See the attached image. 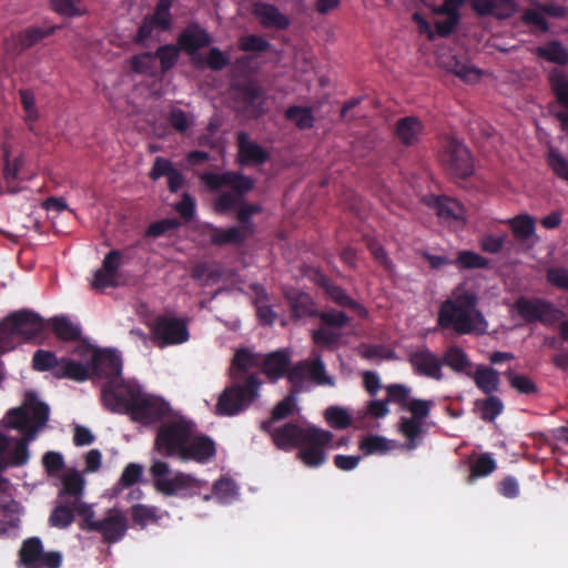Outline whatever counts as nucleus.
Segmentation results:
<instances>
[{
  "instance_id": "f257e3e1",
  "label": "nucleus",
  "mask_w": 568,
  "mask_h": 568,
  "mask_svg": "<svg viewBox=\"0 0 568 568\" xmlns=\"http://www.w3.org/2000/svg\"><path fill=\"white\" fill-rule=\"evenodd\" d=\"M260 355L248 348H240L232 359L231 377L234 381L219 396L215 413L220 416H234L255 402L260 395L262 382L255 374L242 376L251 368L258 367Z\"/></svg>"
},
{
  "instance_id": "f03ea898",
  "label": "nucleus",
  "mask_w": 568,
  "mask_h": 568,
  "mask_svg": "<svg viewBox=\"0 0 568 568\" xmlns=\"http://www.w3.org/2000/svg\"><path fill=\"white\" fill-rule=\"evenodd\" d=\"M478 297L470 291L454 294L444 301L438 310L437 324L444 329H453L458 335L484 332L478 325L485 323L483 314L477 310Z\"/></svg>"
},
{
  "instance_id": "7ed1b4c3",
  "label": "nucleus",
  "mask_w": 568,
  "mask_h": 568,
  "mask_svg": "<svg viewBox=\"0 0 568 568\" xmlns=\"http://www.w3.org/2000/svg\"><path fill=\"white\" fill-rule=\"evenodd\" d=\"M388 399L399 406L400 410L412 414L410 417H400L398 427L407 440V448L415 449L419 445V437L423 434V422L428 417L434 405L433 400L409 398L410 388L403 384H390L386 386Z\"/></svg>"
},
{
  "instance_id": "20e7f679",
  "label": "nucleus",
  "mask_w": 568,
  "mask_h": 568,
  "mask_svg": "<svg viewBox=\"0 0 568 568\" xmlns=\"http://www.w3.org/2000/svg\"><path fill=\"white\" fill-rule=\"evenodd\" d=\"M44 328V320L36 312L22 308L6 316L0 322V347L10 352L21 342L39 336Z\"/></svg>"
},
{
  "instance_id": "39448f33",
  "label": "nucleus",
  "mask_w": 568,
  "mask_h": 568,
  "mask_svg": "<svg viewBox=\"0 0 568 568\" xmlns=\"http://www.w3.org/2000/svg\"><path fill=\"white\" fill-rule=\"evenodd\" d=\"M261 429L267 433L274 445L282 450H292L304 446L305 443L321 444L333 439V434L328 430L313 426L303 428L295 423L274 427L272 420H264L261 424Z\"/></svg>"
},
{
  "instance_id": "423d86ee",
  "label": "nucleus",
  "mask_w": 568,
  "mask_h": 568,
  "mask_svg": "<svg viewBox=\"0 0 568 568\" xmlns=\"http://www.w3.org/2000/svg\"><path fill=\"white\" fill-rule=\"evenodd\" d=\"M195 432V424L184 418L162 423L156 430L154 449L166 458H180L186 440Z\"/></svg>"
},
{
  "instance_id": "0eeeda50",
  "label": "nucleus",
  "mask_w": 568,
  "mask_h": 568,
  "mask_svg": "<svg viewBox=\"0 0 568 568\" xmlns=\"http://www.w3.org/2000/svg\"><path fill=\"white\" fill-rule=\"evenodd\" d=\"M235 110L247 119H258L267 112V94L255 80L247 79L231 85Z\"/></svg>"
},
{
  "instance_id": "6e6552de",
  "label": "nucleus",
  "mask_w": 568,
  "mask_h": 568,
  "mask_svg": "<svg viewBox=\"0 0 568 568\" xmlns=\"http://www.w3.org/2000/svg\"><path fill=\"white\" fill-rule=\"evenodd\" d=\"M514 310L527 324L540 323L544 326H554L565 316L564 311L551 301L536 296L527 297L521 295L517 297L514 303Z\"/></svg>"
},
{
  "instance_id": "1a4fd4ad",
  "label": "nucleus",
  "mask_w": 568,
  "mask_h": 568,
  "mask_svg": "<svg viewBox=\"0 0 568 568\" xmlns=\"http://www.w3.org/2000/svg\"><path fill=\"white\" fill-rule=\"evenodd\" d=\"M169 473L170 466L163 460H155L150 468L155 489L165 496H174L184 490H199L204 485L203 480L190 474L179 471L168 478Z\"/></svg>"
},
{
  "instance_id": "9d476101",
  "label": "nucleus",
  "mask_w": 568,
  "mask_h": 568,
  "mask_svg": "<svg viewBox=\"0 0 568 568\" xmlns=\"http://www.w3.org/2000/svg\"><path fill=\"white\" fill-rule=\"evenodd\" d=\"M141 392L139 386L126 383L122 377H119L106 381L102 385L101 399L110 412L128 415Z\"/></svg>"
},
{
  "instance_id": "9b49d317",
  "label": "nucleus",
  "mask_w": 568,
  "mask_h": 568,
  "mask_svg": "<svg viewBox=\"0 0 568 568\" xmlns=\"http://www.w3.org/2000/svg\"><path fill=\"white\" fill-rule=\"evenodd\" d=\"M190 333L187 321L171 315H159L151 325V339L155 346L164 348L187 342Z\"/></svg>"
},
{
  "instance_id": "f8f14e48",
  "label": "nucleus",
  "mask_w": 568,
  "mask_h": 568,
  "mask_svg": "<svg viewBox=\"0 0 568 568\" xmlns=\"http://www.w3.org/2000/svg\"><path fill=\"white\" fill-rule=\"evenodd\" d=\"M286 378L291 384L292 394L301 393L307 378L317 385H334L333 378L326 374L325 364L321 357L301 361L290 366Z\"/></svg>"
},
{
  "instance_id": "ddd939ff",
  "label": "nucleus",
  "mask_w": 568,
  "mask_h": 568,
  "mask_svg": "<svg viewBox=\"0 0 568 568\" xmlns=\"http://www.w3.org/2000/svg\"><path fill=\"white\" fill-rule=\"evenodd\" d=\"M439 159L445 170L455 179H466L474 172V164L468 149L455 139L445 143Z\"/></svg>"
},
{
  "instance_id": "4468645a",
  "label": "nucleus",
  "mask_w": 568,
  "mask_h": 568,
  "mask_svg": "<svg viewBox=\"0 0 568 568\" xmlns=\"http://www.w3.org/2000/svg\"><path fill=\"white\" fill-rule=\"evenodd\" d=\"M19 560L24 568H60L62 554L60 551H44L39 537L26 539L19 550Z\"/></svg>"
},
{
  "instance_id": "2eb2a0df",
  "label": "nucleus",
  "mask_w": 568,
  "mask_h": 568,
  "mask_svg": "<svg viewBox=\"0 0 568 568\" xmlns=\"http://www.w3.org/2000/svg\"><path fill=\"white\" fill-rule=\"evenodd\" d=\"M170 413V405L160 397L141 392L128 413L133 422L151 425Z\"/></svg>"
},
{
  "instance_id": "dca6fc26",
  "label": "nucleus",
  "mask_w": 568,
  "mask_h": 568,
  "mask_svg": "<svg viewBox=\"0 0 568 568\" xmlns=\"http://www.w3.org/2000/svg\"><path fill=\"white\" fill-rule=\"evenodd\" d=\"M316 317L321 321L322 327L313 332L312 338L316 345L321 346L336 344L341 338V334L334 329L344 328L351 322L345 312L336 310L318 311Z\"/></svg>"
},
{
  "instance_id": "f3484780",
  "label": "nucleus",
  "mask_w": 568,
  "mask_h": 568,
  "mask_svg": "<svg viewBox=\"0 0 568 568\" xmlns=\"http://www.w3.org/2000/svg\"><path fill=\"white\" fill-rule=\"evenodd\" d=\"M89 368L91 378L116 379L121 377L122 361L115 351L95 349L89 363Z\"/></svg>"
},
{
  "instance_id": "a211bd4d",
  "label": "nucleus",
  "mask_w": 568,
  "mask_h": 568,
  "mask_svg": "<svg viewBox=\"0 0 568 568\" xmlns=\"http://www.w3.org/2000/svg\"><path fill=\"white\" fill-rule=\"evenodd\" d=\"M202 181L211 190L230 186L240 196L246 195L254 189V180L241 172L226 171L223 173L207 172L202 175Z\"/></svg>"
},
{
  "instance_id": "6ab92c4d",
  "label": "nucleus",
  "mask_w": 568,
  "mask_h": 568,
  "mask_svg": "<svg viewBox=\"0 0 568 568\" xmlns=\"http://www.w3.org/2000/svg\"><path fill=\"white\" fill-rule=\"evenodd\" d=\"M216 454L214 440L207 435H196L195 432L189 437L180 455L181 462H195L206 464Z\"/></svg>"
},
{
  "instance_id": "aec40b11",
  "label": "nucleus",
  "mask_w": 568,
  "mask_h": 568,
  "mask_svg": "<svg viewBox=\"0 0 568 568\" xmlns=\"http://www.w3.org/2000/svg\"><path fill=\"white\" fill-rule=\"evenodd\" d=\"M408 362L415 374L435 381L443 379V363L440 358L427 347H422L408 355Z\"/></svg>"
},
{
  "instance_id": "412c9836",
  "label": "nucleus",
  "mask_w": 568,
  "mask_h": 568,
  "mask_svg": "<svg viewBox=\"0 0 568 568\" xmlns=\"http://www.w3.org/2000/svg\"><path fill=\"white\" fill-rule=\"evenodd\" d=\"M548 82L557 102L564 108L554 115L560 122V129L568 132V74L555 68L548 74Z\"/></svg>"
},
{
  "instance_id": "4be33fe9",
  "label": "nucleus",
  "mask_w": 568,
  "mask_h": 568,
  "mask_svg": "<svg viewBox=\"0 0 568 568\" xmlns=\"http://www.w3.org/2000/svg\"><path fill=\"white\" fill-rule=\"evenodd\" d=\"M55 29L57 27H29L6 41V52L11 55H18L52 34Z\"/></svg>"
},
{
  "instance_id": "5701e85b",
  "label": "nucleus",
  "mask_w": 568,
  "mask_h": 568,
  "mask_svg": "<svg viewBox=\"0 0 568 568\" xmlns=\"http://www.w3.org/2000/svg\"><path fill=\"white\" fill-rule=\"evenodd\" d=\"M128 530V519L121 510L111 508L106 516L99 520L93 532H99L108 544L120 541Z\"/></svg>"
},
{
  "instance_id": "b1692460",
  "label": "nucleus",
  "mask_w": 568,
  "mask_h": 568,
  "mask_svg": "<svg viewBox=\"0 0 568 568\" xmlns=\"http://www.w3.org/2000/svg\"><path fill=\"white\" fill-rule=\"evenodd\" d=\"M212 39L207 31L199 23L192 22L185 27L178 37V48L193 55L200 49L207 47Z\"/></svg>"
},
{
  "instance_id": "393cba45",
  "label": "nucleus",
  "mask_w": 568,
  "mask_h": 568,
  "mask_svg": "<svg viewBox=\"0 0 568 568\" xmlns=\"http://www.w3.org/2000/svg\"><path fill=\"white\" fill-rule=\"evenodd\" d=\"M236 142L239 148V163L241 165H261L268 160V152L258 143L251 141L246 132H239Z\"/></svg>"
},
{
  "instance_id": "a878e982",
  "label": "nucleus",
  "mask_w": 568,
  "mask_h": 568,
  "mask_svg": "<svg viewBox=\"0 0 568 568\" xmlns=\"http://www.w3.org/2000/svg\"><path fill=\"white\" fill-rule=\"evenodd\" d=\"M284 295L293 320L316 317L318 310L315 306L313 297L308 293L296 288H290L285 291Z\"/></svg>"
},
{
  "instance_id": "bb28decb",
  "label": "nucleus",
  "mask_w": 568,
  "mask_h": 568,
  "mask_svg": "<svg viewBox=\"0 0 568 568\" xmlns=\"http://www.w3.org/2000/svg\"><path fill=\"white\" fill-rule=\"evenodd\" d=\"M262 373L270 382L286 377L291 366V356L286 349H277L264 356L260 364Z\"/></svg>"
},
{
  "instance_id": "cd10ccee",
  "label": "nucleus",
  "mask_w": 568,
  "mask_h": 568,
  "mask_svg": "<svg viewBox=\"0 0 568 568\" xmlns=\"http://www.w3.org/2000/svg\"><path fill=\"white\" fill-rule=\"evenodd\" d=\"M471 9L480 17L510 18L516 9L514 0H468Z\"/></svg>"
},
{
  "instance_id": "c85d7f7f",
  "label": "nucleus",
  "mask_w": 568,
  "mask_h": 568,
  "mask_svg": "<svg viewBox=\"0 0 568 568\" xmlns=\"http://www.w3.org/2000/svg\"><path fill=\"white\" fill-rule=\"evenodd\" d=\"M23 406L31 418L30 439H33L37 432L42 428L49 419V406L41 402L34 392H27Z\"/></svg>"
},
{
  "instance_id": "c756f323",
  "label": "nucleus",
  "mask_w": 568,
  "mask_h": 568,
  "mask_svg": "<svg viewBox=\"0 0 568 568\" xmlns=\"http://www.w3.org/2000/svg\"><path fill=\"white\" fill-rule=\"evenodd\" d=\"M318 284L325 290L329 298L337 305L355 311L362 318L368 316V311L362 304L347 295L341 286L334 284L325 275H320Z\"/></svg>"
},
{
  "instance_id": "7c9ffc66",
  "label": "nucleus",
  "mask_w": 568,
  "mask_h": 568,
  "mask_svg": "<svg viewBox=\"0 0 568 568\" xmlns=\"http://www.w3.org/2000/svg\"><path fill=\"white\" fill-rule=\"evenodd\" d=\"M253 14L264 28L285 30L290 27V19L278 8L271 3L258 2L253 8Z\"/></svg>"
},
{
  "instance_id": "2f4dec72",
  "label": "nucleus",
  "mask_w": 568,
  "mask_h": 568,
  "mask_svg": "<svg viewBox=\"0 0 568 568\" xmlns=\"http://www.w3.org/2000/svg\"><path fill=\"white\" fill-rule=\"evenodd\" d=\"M210 243L215 246L224 245H242L247 240V232L239 226H231L229 229H221L213 224L205 226Z\"/></svg>"
},
{
  "instance_id": "473e14b6",
  "label": "nucleus",
  "mask_w": 568,
  "mask_h": 568,
  "mask_svg": "<svg viewBox=\"0 0 568 568\" xmlns=\"http://www.w3.org/2000/svg\"><path fill=\"white\" fill-rule=\"evenodd\" d=\"M424 133V124L417 116L400 118L395 125V136L405 146H410L419 141Z\"/></svg>"
},
{
  "instance_id": "72a5a7b5",
  "label": "nucleus",
  "mask_w": 568,
  "mask_h": 568,
  "mask_svg": "<svg viewBox=\"0 0 568 568\" xmlns=\"http://www.w3.org/2000/svg\"><path fill=\"white\" fill-rule=\"evenodd\" d=\"M55 378H68L78 383L85 382L91 378L89 364L83 365L68 357H61L59 367L53 372Z\"/></svg>"
},
{
  "instance_id": "f704fd0d",
  "label": "nucleus",
  "mask_w": 568,
  "mask_h": 568,
  "mask_svg": "<svg viewBox=\"0 0 568 568\" xmlns=\"http://www.w3.org/2000/svg\"><path fill=\"white\" fill-rule=\"evenodd\" d=\"M473 381L476 387L485 395H494L499 390L500 378L499 373L488 366H477Z\"/></svg>"
},
{
  "instance_id": "c9c22d12",
  "label": "nucleus",
  "mask_w": 568,
  "mask_h": 568,
  "mask_svg": "<svg viewBox=\"0 0 568 568\" xmlns=\"http://www.w3.org/2000/svg\"><path fill=\"white\" fill-rule=\"evenodd\" d=\"M503 400L495 395H487L486 398L474 402V412L486 423H493L504 412Z\"/></svg>"
},
{
  "instance_id": "e433bc0d",
  "label": "nucleus",
  "mask_w": 568,
  "mask_h": 568,
  "mask_svg": "<svg viewBox=\"0 0 568 568\" xmlns=\"http://www.w3.org/2000/svg\"><path fill=\"white\" fill-rule=\"evenodd\" d=\"M535 53L548 62L565 65L568 63V49L558 40H551L545 45L537 47Z\"/></svg>"
},
{
  "instance_id": "4c0bfd02",
  "label": "nucleus",
  "mask_w": 568,
  "mask_h": 568,
  "mask_svg": "<svg viewBox=\"0 0 568 568\" xmlns=\"http://www.w3.org/2000/svg\"><path fill=\"white\" fill-rule=\"evenodd\" d=\"M434 209L439 219L444 221L464 220V207L456 200L448 196H438L435 200Z\"/></svg>"
},
{
  "instance_id": "58836bf2",
  "label": "nucleus",
  "mask_w": 568,
  "mask_h": 568,
  "mask_svg": "<svg viewBox=\"0 0 568 568\" xmlns=\"http://www.w3.org/2000/svg\"><path fill=\"white\" fill-rule=\"evenodd\" d=\"M506 223L510 226L514 237L521 242L531 237L536 231L535 219L526 213L508 219Z\"/></svg>"
},
{
  "instance_id": "ea45409f",
  "label": "nucleus",
  "mask_w": 568,
  "mask_h": 568,
  "mask_svg": "<svg viewBox=\"0 0 568 568\" xmlns=\"http://www.w3.org/2000/svg\"><path fill=\"white\" fill-rule=\"evenodd\" d=\"M331 442L332 440H326L321 444L305 443L304 446L300 447L301 450L298 452L297 457L307 467H318L326 462V454L323 448Z\"/></svg>"
},
{
  "instance_id": "a19ab883",
  "label": "nucleus",
  "mask_w": 568,
  "mask_h": 568,
  "mask_svg": "<svg viewBox=\"0 0 568 568\" xmlns=\"http://www.w3.org/2000/svg\"><path fill=\"white\" fill-rule=\"evenodd\" d=\"M440 361L443 365L448 366L455 373H466L471 366V362L466 352L456 345L449 346Z\"/></svg>"
},
{
  "instance_id": "79ce46f5",
  "label": "nucleus",
  "mask_w": 568,
  "mask_h": 568,
  "mask_svg": "<svg viewBox=\"0 0 568 568\" xmlns=\"http://www.w3.org/2000/svg\"><path fill=\"white\" fill-rule=\"evenodd\" d=\"M75 500H69L55 506L49 517V525L59 529H65L74 521Z\"/></svg>"
},
{
  "instance_id": "37998d69",
  "label": "nucleus",
  "mask_w": 568,
  "mask_h": 568,
  "mask_svg": "<svg viewBox=\"0 0 568 568\" xmlns=\"http://www.w3.org/2000/svg\"><path fill=\"white\" fill-rule=\"evenodd\" d=\"M54 335L63 342H74L81 336L80 326L75 325L65 316H55L51 320Z\"/></svg>"
},
{
  "instance_id": "c03bdc74",
  "label": "nucleus",
  "mask_w": 568,
  "mask_h": 568,
  "mask_svg": "<svg viewBox=\"0 0 568 568\" xmlns=\"http://www.w3.org/2000/svg\"><path fill=\"white\" fill-rule=\"evenodd\" d=\"M174 0H159L155 4L154 12L146 16L149 21L161 31H169L172 27L171 8Z\"/></svg>"
},
{
  "instance_id": "a18cd8bd",
  "label": "nucleus",
  "mask_w": 568,
  "mask_h": 568,
  "mask_svg": "<svg viewBox=\"0 0 568 568\" xmlns=\"http://www.w3.org/2000/svg\"><path fill=\"white\" fill-rule=\"evenodd\" d=\"M453 265L458 270L486 268L489 261L474 251L465 250L457 253L456 258L453 260Z\"/></svg>"
},
{
  "instance_id": "49530a36",
  "label": "nucleus",
  "mask_w": 568,
  "mask_h": 568,
  "mask_svg": "<svg viewBox=\"0 0 568 568\" xmlns=\"http://www.w3.org/2000/svg\"><path fill=\"white\" fill-rule=\"evenodd\" d=\"M285 118L294 122L300 130L311 129L315 122L312 109L307 106L292 105L286 109Z\"/></svg>"
},
{
  "instance_id": "de8ad7c7",
  "label": "nucleus",
  "mask_w": 568,
  "mask_h": 568,
  "mask_svg": "<svg viewBox=\"0 0 568 568\" xmlns=\"http://www.w3.org/2000/svg\"><path fill=\"white\" fill-rule=\"evenodd\" d=\"M180 49L175 44H163L160 45L155 52H152L154 60L160 61L161 72L165 74L168 71L173 69L179 60Z\"/></svg>"
},
{
  "instance_id": "09e8293b",
  "label": "nucleus",
  "mask_w": 568,
  "mask_h": 568,
  "mask_svg": "<svg viewBox=\"0 0 568 568\" xmlns=\"http://www.w3.org/2000/svg\"><path fill=\"white\" fill-rule=\"evenodd\" d=\"M83 488V476L79 471H72L63 477L60 496L68 495L72 500H81Z\"/></svg>"
},
{
  "instance_id": "8fccbe9b",
  "label": "nucleus",
  "mask_w": 568,
  "mask_h": 568,
  "mask_svg": "<svg viewBox=\"0 0 568 568\" xmlns=\"http://www.w3.org/2000/svg\"><path fill=\"white\" fill-rule=\"evenodd\" d=\"M54 12L67 18L82 17L88 10L81 0H50Z\"/></svg>"
},
{
  "instance_id": "3c124183",
  "label": "nucleus",
  "mask_w": 568,
  "mask_h": 568,
  "mask_svg": "<svg viewBox=\"0 0 568 568\" xmlns=\"http://www.w3.org/2000/svg\"><path fill=\"white\" fill-rule=\"evenodd\" d=\"M497 468L496 460L490 454H480L478 458L470 465V474L467 481L471 484L474 479L486 477Z\"/></svg>"
},
{
  "instance_id": "603ef678",
  "label": "nucleus",
  "mask_w": 568,
  "mask_h": 568,
  "mask_svg": "<svg viewBox=\"0 0 568 568\" xmlns=\"http://www.w3.org/2000/svg\"><path fill=\"white\" fill-rule=\"evenodd\" d=\"M130 514L133 523L136 526L145 527L149 524H155L159 521L158 508L154 506H146L142 504L133 505L130 508Z\"/></svg>"
},
{
  "instance_id": "864d4df0",
  "label": "nucleus",
  "mask_w": 568,
  "mask_h": 568,
  "mask_svg": "<svg viewBox=\"0 0 568 568\" xmlns=\"http://www.w3.org/2000/svg\"><path fill=\"white\" fill-rule=\"evenodd\" d=\"M6 417L10 428L19 429L30 437L31 418L24 406L11 408Z\"/></svg>"
},
{
  "instance_id": "5fc2aeb1",
  "label": "nucleus",
  "mask_w": 568,
  "mask_h": 568,
  "mask_svg": "<svg viewBox=\"0 0 568 568\" xmlns=\"http://www.w3.org/2000/svg\"><path fill=\"white\" fill-rule=\"evenodd\" d=\"M20 102L24 110V121L30 131H33V124L39 119V112L36 105L34 94L30 89L19 91Z\"/></svg>"
},
{
  "instance_id": "6e6d98bb",
  "label": "nucleus",
  "mask_w": 568,
  "mask_h": 568,
  "mask_svg": "<svg viewBox=\"0 0 568 568\" xmlns=\"http://www.w3.org/2000/svg\"><path fill=\"white\" fill-rule=\"evenodd\" d=\"M59 364L60 358L50 351L38 349L32 356V368L38 372L51 371L53 373L57 371V367H59Z\"/></svg>"
},
{
  "instance_id": "4d7b16f0",
  "label": "nucleus",
  "mask_w": 568,
  "mask_h": 568,
  "mask_svg": "<svg viewBox=\"0 0 568 568\" xmlns=\"http://www.w3.org/2000/svg\"><path fill=\"white\" fill-rule=\"evenodd\" d=\"M390 448V442L378 435H368L359 443V449L364 453V455H383Z\"/></svg>"
},
{
  "instance_id": "13d9d810",
  "label": "nucleus",
  "mask_w": 568,
  "mask_h": 568,
  "mask_svg": "<svg viewBox=\"0 0 568 568\" xmlns=\"http://www.w3.org/2000/svg\"><path fill=\"white\" fill-rule=\"evenodd\" d=\"M327 424L335 429H345L352 425V416L341 406H329L325 410Z\"/></svg>"
},
{
  "instance_id": "bf43d9fd",
  "label": "nucleus",
  "mask_w": 568,
  "mask_h": 568,
  "mask_svg": "<svg viewBox=\"0 0 568 568\" xmlns=\"http://www.w3.org/2000/svg\"><path fill=\"white\" fill-rule=\"evenodd\" d=\"M22 165V160L20 158H16L12 162H10L8 154H6V165L3 169V178L6 181L7 190L9 193H18L21 187L18 186V173L20 166Z\"/></svg>"
},
{
  "instance_id": "052dcab7",
  "label": "nucleus",
  "mask_w": 568,
  "mask_h": 568,
  "mask_svg": "<svg viewBox=\"0 0 568 568\" xmlns=\"http://www.w3.org/2000/svg\"><path fill=\"white\" fill-rule=\"evenodd\" d=\"M547 164L557 178L568 182V160L559 151L549 150Z\"/></svg>"
},
{
  "instance_id": "680f3d73",
  "label": "nucleus",
  "mask_w": 568,
  "mask_h": 568,
  "mask_svg": "<svg viewBox=\"0 0 568 568\" xmlns=\"http://www.w3.org/2000/svg\"><path fill=\"white\" fill-rule=\"evenodd\" d=\"M75 514L81 518L80 528L87 532H93L99 520L92 507L81 500H75Z\"/></svg>"
},
{
  "instance_id": "e2e57ef3",
  "label": "nucleus",
  "mask_w": 568,
  "mask_h": 568,
  "mask_svg": "<svg viewBox=\"0 0 568 568\" xmlns=\"http://www.w3.org/2000/svg\"><path fill=\"white\" fill-rule=\"evenodd\" d=\"M31 440L29 436L18 439L14 447L8 452V467L22 466L29 459L28 442Z\"/></svg>"
},
{
  "instance_id": "0e129e2a",
  "label": "nucleus",
  "mask_w": 568,
  "mask_h": 568,
  "mask_svg": "<svg viewBox=\"0 0 568 568\" xmlns=\"http://www.w3.org/2000/svg\"><path fill=\"white\" fill-rule=\"evenodd\" d=\"M181 226V223L178 219H163L155 222H152L145 230L144 235L146 237H159L171 231H175Z\"/></svg>"
},
{
  "instance_id": "69168bd1",
  "label": "nucleus",
  "mask_w": 568,
  "mask_h": 568,
  "mask_svg": "<svg viewBox=\"0 0 568 568\" xmlns=\"http://www.w3.org/2000/svg\"><path fill=\"white\" fill-rule=\"evenodd\" d=\"M271 48V43L260 34L243 36L239 40V49L244 52H264Z\"/></svg>"
},
{
  "instance_id": "338daca9",
  "label": "nucleus",
  "mask_w": 568,
  "mask_h": 568,
  "mask_svg": "<svg viewBox=\"0 0 568 568\" xmlns=\"http://www.w3.org/2000/svg\"><path fill=\"white\" fill-rule=\"evenodd\" d=\"M191 276L193 280L200 282H215L221 277V272L215 265L207 262H201L192 267Z\"/></svg>"
},
{
  "instance_id": "774afa93",
  "label": "nucleus",
  "mask_w": 568,
  "mask_h": 568,
  "mask_svg": "<svg viewBox=\"0 0 568 568\" xmlns=\"http://www.w3.org/2000/svg\"><path fill=\"white\" fill-rule=\"evenodd\" d=\"M546 280L551 286L568 291V267L552 266L547 268Z\"/></svg>"
}]
</instances>
